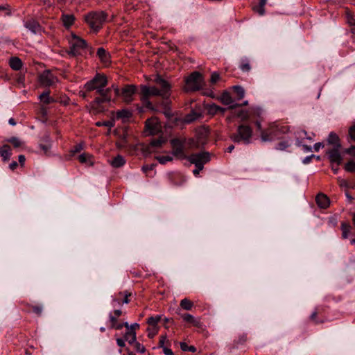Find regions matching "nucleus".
Wrapping results in <instances>:
<instances>
[{
    "instance_id": "f257e3e1",
    "label": "nucleus",
    "mask_w": 355,
    "mask_h": 355,
    "mask_svg": "<svg viewBox=\"0 0 355 355\" xmlns=\"http://www.w3.org/2000/svg\"><path fill=\"white\" fill-rule=\"evenodd\" d=\"M327 144L331 146V148L326 151L328 159L331 163L341 164L343 162V156L340 153L342 145L338 135L334 132H331L327 139Z\"/></svg>"
},
{
    "instance_id": "f03ea898",
    "label": "nucleus",
    "mask_w": 355,
    "mask_h": 355,
    "mask_svg": "<svg viewBox=\"0 0 355 355\" xmlns=\"http://www.w3.org/2000/svg\"><path fill=\"white\" fill-rule=\"evenodd\" d=\"M107 16L103 11L90 12L85 16V20L89 28L96 33L102 28Z\"/></svg>"
},
{
    "instance_id": "7ed1b4c3",
    "label": "nucleus",
    "mask_w": 355,
    "mask_h": 355,
    "mask_svg": "<svg viewBox=\"0 0 355 355\" xmlns=\"http://www.w3.org/2000/svg\"><path fill=\"white\" fill-rule=\"evenodd\" d=\"M102 87L101 92L99 93V96H97L91 103L90 106L94 113H98L103 110L102 104L104 103H110L112 101L111 96V87L104 89Z\"/></svg>"
},
{
    "instance_id": "20e7f679",
    "label": "nucleus",
    "mask_w": 355,
    "mask_h": 355,
    "mask_svg": "<svg viewBox=\"0 0 355 355\" xmlns=\"http://www.w3.org/2000/svg\"><path fill=\"white\" fill-rule=\"evenodd\" d=\"M252 135L251 127L247 125H240L237 132L230 136L231 139L236 143L243 142L248 144Z\"/></svg>"
},
{
    "instance_id": "39448f33",
    "label": "nucleus",
    "mask_w": 355,
    "mask_h": 355,
    "mask_svg": "<svg viewBox=\"0 0 355 355\" xmlns=\"http://www.w3.org/2000/svg\"><path fill=\"white\" fill-rule=\"evenodd\" d=\"M204 80L202 74L198 71H193L186 79V90L196 92L202 88Z\"/></svg>"
},
{
    "instance_id": "423d86ee",
    "label": "nucleus",
    "mask_w": 355,
    "mask_h": 355,
    "mask_svg": "<svg viewBox=\"0 0 355 355\" xmlns=\"http://www.w3.org/2000/svg\"><path fill=\"white\" fill-rule=\"evenodd\" d=\"M107 83V77L105 75L97 73L85 85V88L88 92L96 90V94H99L102 87H105Z\"/></svg>"
},
{
    "instance_id": "0eeeda50",
    "label": "nucleus",
    "mask_w": 355,
    "mask_h": 355,
    "mask_svg": "<svg viewBox=\"0 0 355 355\" xmlns=\"http://www.w3.org/2000/svg\"><path fill=\"white\" fill-rule=\"evenodd\" d=\"M69 43L70 48L67 51V53L72 57L79 55L80 54V51L87 47V42L75 34H72V38Z\"/></svg>"
},
{
    "instance_id": "6e6552de",
    "label": "nucleus",
    "mask_w": 355,
    "mask_h": 355,
    "mask_svg": "<svg viewBox=\"0 0 355 355\" xmlns=\"http://www.w3.org/2000/svg\"><path fill=\"white\" fill-rule=\"evenodd\" d=\"M186 139L174 138L170 141L172 148V154L177 158L187 159V156L184 153V145Z\"/></svg>"
},
{
    "instance_id": "1a4fd4ad",
    "label": "nucleus",
    "mask_w": 355,
    "mask_h": 355,
    "mask_svg": "<svg viewBox=\"0 0 355 355\" xmlns=\"http://www.w3.org/2000/svg\"><path fill=\"white\" fill-rule=\"evenodd\" d=\"M187 159L191 164H195L196 168L202 170L204 164L210 161V154L208 152H202L199 153H193L187 156Z\"/></svg>"
},
{
    "instance_id": "9d476101",
    "label": "nucleus",
    "mask_w": 355,
    "mask_h": 355,
    "mask_svg": "<svg viewBox=\"0 0 355 355\" xmlns=\"http://www.w3.org/2000/svg\"><path fill=\"white\" fill-rule=\"evenodd\" d=\"M155 86L159 88L162 98H166L171 96V85L166 80L164 79L159 75H157L153 80Z\"/></svg>"
},
{
    "instance_id": "9b49d317",
    "label": "nucleus",
    "mask_w": 355,
    "mask_h": 355,
    "mask_svg": "<svg viewBox=\"0 0 355 355\" xmlns=\"http://www.w3.org/2000/svg\"><path fill=\"white\" fill-rule=\"evenodd\" d=\"M137 92V87L134 85H126L121 89V96L123 101L129 104L134 100V96Z\"/></svg>"
},
{
    "instance_id": "f8f14e48",
    "label": "nucleus",
    "mask_w": 355,
    "mask_h": 355,
    "mask_svg": "<svg viewBox=\"0 0 355 355\" xmlns=\"http://www.w3.org/2000/svg\"><path fill=\"white\" fill-rule=\"evenodd\" d=\"M159 92V88L155 85L151 87L141 85V101H144L148 99L150 96H161Z\"/></svg>"
},
{
    "instance_id": "ddd939ff",
    "label": "nucleus",
    "mask_w": 355,
    "mask_h": 355,
    "mask_svg": "<svg viewBox=\"0 0 355 355\" xmlns=\"http://www.w3.org/2000/svg\"><path fill=\"white\" fill-rule=\"evenodd\" d=\"M58 81V78L54 76L50 71H44L40 76V82L44 87H50L55 84Z\"/></svg>"
},
{
    "instance_id": "4468645a",
    "label": "nucleus",
    "mask_w": 355,
    "mask_h": 355,
    "mask_svg": "<svg viewBox=\"0 0 355 355\" xmlns=\"http://www.w3.org/2000/svg\"><path fill=\"white\" fill-rule=\"evenodd\" d=\"M146 128L150 135H156L161 131V125L157 117H152L146 121Z\"/></svg>"
},
{
    "instance_id": "2eb2a0df",
    "label": "nucleus",
    "mask_w": 355,
    "mask_h": 355,
    "mask_svg": "<svg viewBox=\"0 0 355 355\" xmlns=\"http://www.w3.org/2000/svg\"><path fill=\"white\" fill-rule=\"evenodd\" d=\"M209 136V131L207 128L201 127L196 130V147L203 146L207 143V138Z\"/></svg>"
},
{
    "instance_id": "dca6fc26",
    "label": "nucleus",
    "mask_w": 355,
    "mask_h": 355,
    "mask_svg": "<svg viewBox=\"0 0 355 355\" xmlns=\"http://www.w3.org/2000/svg\"><path fill=\"white\" fill-rule=\"evenodd\" d=\"M51 139L49 132H46L39 141V147L45 155H49L51 148Z\"/></svg>"
},
{
    "instance_id": "f3484780",
    "label": "nucleus",
    "mask_w": 355,
    "mask_h": 355,
    "mask_svg": "<svg viewBox=\"0 0 355 355\" xmlns=\"http://www.w3.org/2000/svg\"><path fill=\"white\" fill-rule=\"evenodd\" d=\"M24 26L34 34L40 33L42 30V28L39 22L35 19H30L26 21Z\"/></svg>"
},
{
    "instance_id": "a211bd4d",
    "label": "nucleus",
    "mask_w": 355,
    "mask_h": 355,
    "mask_svg": "<svg viewBox=\"0 0 355 355\" xmlns=\"http://www.w3.org/2000/svg\"><path fill=\"white\" fill-rule=\"evenodd\" d=\"M206 109L209 114L214 115L218 112L221 113V114H224L226 108L222 107L215 103L207 104L206 105Z\"/></svg>"
},
{
    "instance_id": "6ab92c4d",
    "label": "nucleus",
    "mask_w": 355,
    "mask_h": 355,
    "mask_svg": "<svg viewBox=\"0 0 355 355\" xmlns=\"http://www.w3.org/2000/svg\"><path fill=\"white\" fill-rule=\"evenodd\" d=\"M315 200L318 207L322 209L327 208L330 203L329 198L323 193H319L316 196Z\"/></svg>"
},
{
    "instance_id": "aec40b11",
    "label": "nucleus",
    "mask_w": 355,
    "mask_h": 355,
    "mask_svg": "<svg viewBox=\"0 0 355 355\" xmlns=\"http://www.w3.org/2000/svg\"><path fill=\"white\" fill-rule=\"evenodd\" d=\"M184 321L193 324L194 327H200V321L198 319L195 318L192 315L189 313H179Z\"/></svg>"
},
{
    "instance_id": "412c9836",
    "label": "nucleus",
    "mask_w": 355,
    "mask_h": 355,
    "mask_svg": "<svg viewBox=\"0 0 355 355\" xmlns=\"http://www.w3.org/2000/svg\"><path fill=\"white\" fill-rule=\"evenodd\" d=\"M200 117H202V114L200 112L192 110L184 116L183 121L185 123H191Z\"/></svg>"
},
{
    "instance_id": "4be33fe9",
    "label": "nucleus",
    "mask_w": 355,
    "mask_h": 355,
    "mask_svg": "<svg viewBox=\"0 0 355 355\" xmlns=\"http://www.w3.org/2000/svg\"><path fill=\"white\" fill-rule=\"evenodd\" d=\"M132 114V112L128 109H123L121 110H118L116 112L115 118L116 119H121L123 122L128 121L131 116Z\"/></svg>"
},
{
    "instance_id": "5701e85b",
    "label": "nucleus",
    "mask_w": 355,
    "mask_h": 355,
    "mask_svg": "<svg viewBox=\"0 0 355 355\" xmlns=\"http://www.w3.org/2000/svg\"><path fill=\"white\" fill-rule=\"evenodd\" d=\"M218 100L225 105H233L234 103V101L231 96L230 94L227 92H224L222 93L220 96L218 98Z\"/></svg>"
},
{
    "instance_id": "b1692460",
    "label": "nucleus",
    "mask_w": 355,
    "mask_h": 355,
    "mask_svg": "<svg viewBox=\"0 0 355 355\" xmlns=\"http://www.w3.org/2000/svg\"><path fill=\"white\" fill-rule=\"evenodd\" d=\"M0 156L4 162L10 159L11 156V149L9 145L5 144L0 147Z\"/></svg>"
},
{
    "instance_id": "393cba45",
    "label": "nucleus",
    "mask_w": 355,
    "mask_h": 355,
    "mask_svg": "<svg viewBox=\"0 0 355 355\" xmlns=\"http://www.w3.org/2000/svg\"><path fill=\"white\" fill-rule=\"evenodd\" d=\"M10 67L15 71L19 70L22 67V62L17 57H12L9 61Z\"/></svg>"
},
{
    "instance_id": "a878e982",
    "label": "nucleus",
    "mask_w": 355,
    "mask_h": 355,
    "mask_svg": "<svg viewBox=\"0 0 355 355\" xmlns=\"http://www.w3.org/2000/svg\"><path fill=\"white\" fill-rule=\"evenodd\" d=\"M40 101L45 105H49L53 102H54V99L50 96V91L47 90L42 94H41L39 96Z\"/></svg>"
},
{
    "instance_id": "bb28decb",
    "label": "nucleus",
    "mask_w": 355,
    "mask_h": 355,
    "mask_svg": "<svg viewBox=\"0 0 355 355\" xmlns=\"http://www.w3.org/2000/svg\"><path fill=\"white\" fill-rule=\"evenodd\" d=\"M340 229L342 230V238L343 239H347L352 230L351 225L348 223L342 222L340 225Z\"/></svg>"
},
{
    "instance_id": "cd10ccee",
    "label": "nucleus",
    "mask_w": 355,
    "mask_h": 355,
    "mask_svg": "<svg viewBox=\"0 0 355 355\" xmlns=\"http://www.w3.org/2000/svg\"><path fill=\"white\" fill-rule=\"evenodd\" d=\"M61 19L63 25L67 28L70 27L75 20V17L73 15H62Z\"/></svg>"
},
{
    "instance_id": "c85d7f7f",
    "label": "nucleus",
    "mask_w": 355,
    "mask_h": 355,
    "mask_svg": "<svg viewBox=\"0 0 355 355\" xmlns=\"http://www.w3.org/2000/svg\"><path fill=\"white\" fill-rule=\"evenodd\" d=\"M97 55L98 56L99 59L101 62L106 63L109 62V55L106 50L103 49V47L98 48L97 50Z\"/></svg>"
},
{
    "instance_id": "c756f323",
    "label": "nucleus",
    "mask_w": 355,
    "mask_h": 355,
    "mask_svg": "<svg viewBox=\"0 0 355 355\" xmlns=\"http://www.w3.org/2000/svg\"><path fill=\"white\" fill-rule=\"evenodd\" d=\"M125 163V160L123 156L118 155L111 162V164L114 168H119L123 166Z\"/></svg>"
},
{
    "instance_id": "7c9ffc66",
    "label": "nucleus",
    "mask_w": 355,
    "mask_h": 355,
    "mask_svg": "<svg viewBox=\"0 0 355 355\" xmlns=\"http://www.w3.org/2000/svg\"><path fill=\"white\" fill-rule=\"evenodd\" d=\"M125 340L128 341L130 344H133L136 342V333L132 330H128L124 335Z\"/></svg>"
},
{
    "instance_id": "2f4dec72",
    "label": "nucleus",
    "mask_w": 355,
    "mask_h": 355,
    "mask_svg": "<svg viewBox=\"0 0 355 355\" xmlns=\"http://www.w3.org/2000/svg\"><path fill=\"white\" fill-rule=\"evenodd\" d=\"M180 305L184 310L189 311L193 308V303L188 298H184L181 300Z\"/></svg>"
},
{
    "instance_id": "473e14b6",
    "label": "nucleus",
    "mask_w": 355,
    "mask_h": 355,
    "mask_svg": "<svg viewBox=\"0 0 355 355\" xmlns=\"http://www.w3.org/2000/svg\"><path fill=\"white\" fill-rule=\"evenodd\" d=\"M274 130H271L269 132L266 131H262L261 133V139L262 141H270L273 140Z\"/></svg>"
},
{
    "instance_id": "72a5a7b5",
    "label": "nucleus",
    "mask_w": 355,
    "mask_h": 355,
    "mask_svg": "<svg viewBox=\"0 0 355 355\" xmlns=\"http://www.w3.org/2000/svg\"><path fill=\"white\" fill-rule=\"evenodd\" d=\"M234 92L236 95L238 100L242 99L245 96V90L243 87L240 85H235L232 87Z\"/></svg>"
},
{
    "instance_id": "f704fd0d",
    "label": "nucleus",
    "mask_w": 355,
    "mask_h": 355,
    "mask_svg": "<svg viewBox=\"0 0 355 355\" xmlns=\"http://www.w3.org/2000/svg\"><path fill=\"white\" fill-rule=\"evenodd\" d=\"M161 318L160 315L152 316L148 318L147 322L150 327H157V323L161 320Z\"/></svg>"
},
{
    "instance_id": "c9c22d12",
    "label": "nucleus",
    "mask_w": 355,
    "mask_h": 355,
    "mask_svg": "<svg viewBox=\"0 0 355 355\" xmlns=\"http://www.w3.org/2000/svg\"><path fill=\"white\" fill-rule=\"evenodd\" d=\"M250 114L251 113L250 111L241 110L237 112L236 116L237 117L240 118L241 121H245L250 118Z\"/></svg>"
},
{
    "instance_id": "e433bc0d",
    "label": "nucleus",
    "mask_w": 355,
    "mask_h": 355,
    "mask_svg": "<svg viewBox=\"0 0 355 355\" xmlns=\"http://www.w3.org/2000/svg\"><path fill=\"white\" fill-rule=\"evenodd\" d=\"M346 20L347 24L352 27L355 25V19L352 12L346 9L345 10Z\"/></svg>"
},
{
    "instance_id": "4c0bfd02",
    "label": "nucleus",
    "mask_w": 355,
    "mask_h": 355,
    "mask_svg": "<svg viewBox=\"0 0 355 355\" xmlns=\"http://www.w3.org/2000/svg\"><path fill=\"white\" fill-rule=\"evenodd\" d=\"M290 146H291L290 141L282 140L277 144V145L276 146V149L279 150H284Z\"/></svg>"
},
{
    "instance_id": "58836bf2",
    "label": "nucleus",
    "mask_w": 355,
    "mask_h": 355,
    "mask_svg": "<svg viewBox=\"0 0 355 355\" xmlns=\"http://www.w3.org/2000/svg\"><path fill=\"white\" fill-rule=\"evenodd\" d=\"M180 348L182 351L184 352H187V351H189V352H196V348L193 346V345H191V346H189L186 343L184 342H181L180 343Z\"/></svg>"
},
{
    "instance_id": "ea45409f",
    "label": "nucleus",
    "mask_w": 355,
    "mask_h": 355,
    "mask_svg": "<svg viewBox=\"0 0 355 355\" xmlns=\"http://www.w3.org/2000/svg\"><path fill=\"white\" fill-rule=\"evenodd\" d=\"M155 158L161 164H166L167 162H171L173 159V157L170 155L157 156Z\"/></svg>"
},
{
    "instance_id": "a19ab883",
    "label": "nucleus",
    "mask_w": 355,
    "mask_h": 355,
    "mask_svg": "<svg viewBox=\"0 0 355 355\" xmlns=\"http://www.w3.org/2000/svg\"><path fill=\"white\" fill-rule=\"evenodd\" d=\"M344 168L347 172H355V161L350 160L348 162H347L344 166Z\"/></svg>"
},
{
    "instance_id": "79ce46f5",
    "label": "nucleus",
    "mask_w": 355,
    "mask_h": 355,
    "mask_svg": "<svg viewBox=\"0 0 355 355\" xmlns=\"http://www.w3.org/2000/svg\"><path fill=\"white\" fill-rule=\"evenodd\" d=\"M164 142L165 140L163 138L160 137L158 139H153L150 143V146L152 147L158 148L161 147Z\"/></svg>"
},
{
    "instance_id": "37998d69",
    "label": "nucleus",
    "mask_w": 355,
    "mask_h": 355,
    "mask_svg": "<svg viewBox=\"0 0 355 355\" xmlns=\"http://www.w3.org/2000/svg\"><path fill=\"white\" fill-rule=\"evenodd\" d=\"M320 309L319 308H317L315 311H313L311 315H310V319L313 321L315 324H319V323H323L324 322V320H318L316 319L317 318V315L318 314L320 313Z\"/></svg>"
},
{
    "instance_id": "c03bdc74",
    "label": "nucleus",
    "mask_w": 355,
    "mask_h": 355,
    "mask_svg": "<svg viewBox=\"0 0 355 355\" xmlns=\"http://www.w3.org/2000/svg\"><path fill=\"white\" fill-rule=\"evenodd\" d=\"M8 141L11 143L14 147L18 148L21 146L22 142L17 137H13L8 139Z\"/></svg>"
},
{
    "instance_id": "a18cd8bd",
    "label": "nucleus",
    "mask_w": 355,
    "mask_h": 355,
    "mask_svg": "<svg viewBox=\"0 0 355 355\" xmlns=\"http://www.w3.org/2000/svg\"><path fill=\"white\" fill-rule=\"evenodd\" d=\"M91 155L88 153H83L78 156V160L81 163H86L88 161H90Z\"/></svg>"
},
{
    "instance_id": "49530a36",
    "label": "nucleus",
    "mask_w": 355,
    "mask_h": 355,
    "mask_svg": "<svg viewBox=\"0 0 355 355\" xmlns=\"http://www.w3.org/2000/svg\"><path fill=\"white\" fill-rule=\"evenodd\" d=\"M148 336L149 338H153L158 332V327H149L147 329Z\"/></svg>"
},
{
    "instance_id": "de8ad7c7",
    "label": "nucleus",
    "mask_w": 355,
    "mask_h": 355,
    "mask_svg": "<svg viewBox=\"0 0 355 355\" xmlns=\"http://www.w3.org/2000/svg\"><path fill=\"white\" fill-rule=\"evenodd\" d=\"M119 295H123L124 296V299L123 300V303L124 304H128L130 302V300L128 299V297L131 295V293L125 291L124 292H120L119 293Z\"/></svg>"
},
{
    "instance_id": "09e8293b",
    "label": "nucleus",
    "mask_w": 355,
    "mask_h": 355,
    "mask_svg": "<svg viewBox=\"0 0 355 355\" xmlns=\"http://www.w3.org/2000/svg\"><path fill=\"white\" fill-rule=\"evenodd\" d=\"M252 9L261 16L265 14V8L261 7L260 5L253 6Z\"/></svg>"
},
{
    "instance_id": "8fccbe9b",
    "label": "nucleus",
    "mask_w": 355,
    "mask_h": 355,
    "mask_svg": "<svg viewBox=\"0 0 355 355\" xmlns=\"http://www.w3.org/2000/svg\"><path fill=\"white\" fill-rule=\"evenodd\" d=\"M133 344H135V348L137 352H140V353L145 352L146 349L143 345L140 344L139 343H138L137 341L135 343H134Z\"/></svg>"
},
{
    "instance_id": "3c124183",
    "label": "nucleus",
    "mask_w": 355,
    "mask_h": 355,
    "mask_svg": "<svg viewBox=\"0 0 355 355\" xmlns=\"http://www.w3.org/2000/svg\"><path fill=\"white\" fill-rule=\"evenodd\" d=\"M219 80H220V74L217 72H213L211 75L210 82L212 84H214Z\"/></svg>"
},
{
    "instance_id": "603ef678",
    "label": "nucleus",
    "mask_w": 355,
    "mask_h": 355,
    "mask_svg": "<svg viewBox=\"0 0 355 355\" xmlns=\"http://www.w3.org/2000/svg\"><path fill=\"white\" fill-rule=\"evenodd\" d=\"M343 153L355 157V146H351L349 148H345Z\"/></svg>"
},
{
    "instance_id": "864d4df0",
    "label": "nucleus",
    "mask_w": 355,
    "mask_h": 355,
    "mask_svg": "<svg viewBox=\"0 0 355 355\" xmlns=\"http://www.w3.org/2000/svg\"><path fill=\"white\" fill-rule=\"evenodd\" d=\"M348 133L350 139L355 141V124L349 128Z\"/></svg>"
},
{
    "instance_id": "5fc2aeb1",
    "label": "nucleus",
    "mask_w": 355,
    "mask_h": 355,
    "mask_svg": "<svg viewBox=\"0 0 355 355\" xmlns=\"http://www.w3.org/2000/svg\"><path fill=\"white\" fill-rule=\"evenodd\" d=\"M169 97L170 96H167L166 98H162V105L164 107V108H168V107H170V105H171V100L169 99Z\"/></svg>"
},
{
    "instance_id": "6e6d98bb",
    "label": "nucleus",
    "mask_w": 355,
    "mask_h": 355,
    "mask_svg": "<svg viewBox=\"0 0 355 355\" xmlns=\"http://www.w3.org/2000/svg\"><path fill=\"white\" fill-rule=\"evenodd\" d=\"M240 69L243 72H248L251 69V67L248 62L242 63L240 66Z\"/></svg>"
},
{
    "instance_id": "4d7b16f0",
    "label": "nucleus",
    "mask_w": 355,
    "mask_h": 355,
    "mask_svg": "<svg viewBox=\"0 0 355 355\" xmlns=\"http://www.w3.org/2000/svg\"><path fill=\"white\" fill-rule=\"evenodd\" d=\"M32 310L37 315H41L42 313V307L41 306H32Z\"/></svg>"
},
{
    "instance_id": "13d9d810",
    "label": "nucleus",
    "mask_w": 355,
    "mask_h": 355,
    "mask_svg": "<svg viewBox=\"0 0 355 355\" xmlns=\"http://www.w3.org/2000/svg\"><path fill=\"white\" fill-rule=\"evenodd\" d=\"M248 104V101H244L241 104L234 103L233 105H230V107H228L227 109L232 110V109H234V108L238 107H241V106H243V105H247Z\"/></svg>"
},
{
    "instance_id": "bf43d9fd",
    "label": "nucleus",
    "mask_w": 355,
    "mask_h": 355,
    "mask_svg": "<svg viewBox=\"0 0 355 355\" xmlns=\"http://www.w3.org/2000/svg\"><path fill=\"white\" fill-rule=\"evenodd\" d=\"M164 110L163 112L164 114L167 117V118H171L172 116V112H171V107H168V108H164Z\"/></svg>"
},
{
    "instance_id": "052dcab7",
    "label": "nucleus",
    "mask_w": 355,
    "mask_h": 355,
    "mask_svg": "<svg viewBox=\"0 0 355 355\" xmlns=\"http://www.w3.org/2000/svg\"><path fill=\"white\" fill-rule=\"evenodd\" d=\"M324 146V144L322 142H318L314 144V150L318 152L320 149V148H323Z\"/></svg>"
},
{
    "instance_id": "680f3d73",
    "label": "nucleus",
    "mask_w": 355,
    "mask_h": 355,
    "mask_svg": "<svg viewBox=\"0 0 355 355\" xmlns=\"http://www.w3.org/2000/svg\"><path fill=\"white\" fill-rule=\"evenodd\" d=\"M246 340H247V336L245 334H243L239 337V338L237 341V343L238 344H243Z\"/></svg>"
},
{
    "instance_id": "e2e57ef3",
    "label": "nucleus",
    "mask_w": 355,
    "mask_h": 355,
    "mask_svg": "<svg viewBox=\"0 0 355 355\" xmlns=\"http://www.w3.org/2000/svg\"><path fill=\"white\" fill-rule=\"evenodd\" d=\"M83 145L81 144H77L73 147V153H78L83 149Z\"/></svg>"
},
{
    "instance_id": "0e129e2a",
    "label": "nucleus",
    "mask_w": 355,
    "mask_h": 355,
    "mask_svg": "<svg viewBox=\"0 0 355 355\" xmlns=\"http://www.w3.org/2000/svg\"><path fill=\"white\" fill-rule=\"evenodd\" d=\"M252 112H253V114H257L258 116H260V115H261V112H262V110H261V108H259V107H256V108H254V109H253V110H252L250 111V113H251V114H252Z\"/></svg>"
},
{
    "instance_id": "69168bd1",
    "label": "nucleus",
    "mask_w": 355,
    "mask_h": 355,
    "mask_svg": "<svg viewBox=\"0 0 355 355\" xmlns=\"http://www.w3.org/2000/svg\"><path fill=\"white\" fill-rule=\"evenodd\" d=\"M155 164L146 165L142 167V170L144 172H147L148 171H151L153 169Z\"/></svg>"
},
{
    "instance_id": "338daca9",
    "label": "nucleus",
    "mask_w": 355,
    "mask_h": 355,
    "mask_svg": "<svg viewBox=\"0 0 355 355\" xmlns=\"http://www.w3.org/2000/svg\"><path fill=\"white\" fill-rule=\"evenodd\" d=\"M331 164H332L331 169H332L334 173V174L338 173V172L339 171V166L340 164H334V163H331Z\"/></svg>"
},
{
    "instance_id": "774afa93",
    "label": "nucleus",
    "mask_w": 355,
    "mask_h": 355,
    "mask_svg": "<svg viewBox=\"0 0 355 355\" xmlns=\"http://www.w3.org/2000/svg\"><path fill=\"white\" fill-rule=\"evenodd\" d=\"M163 352L165 355H173L172 350L168 347H163Z\"/></svg>"
}]
</instances>
